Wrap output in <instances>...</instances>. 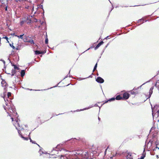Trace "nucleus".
<instances>
[{"label":"nucleus","instance_id":"f3484780","mask_svg":"<svg viewBox=\"0 0 159 159\" xmlns=\"http://www.w3.org/2000/svg\"><path fill=\"white\" fill-rule=\"evenodd\" d=\"M75 153H74V154L75 156H77L79 155H81V154H80V153L79 152V151H77V152H75Z\"/></svg>","mask_w":159,"mask_h":159},{"label":"nucleus","instance_id":"c9c22d12","mask_svg":"<svg viewBox=\"0 0 159 159\" xmlns=\"http://www.w3.org/2000/svg\"><path fill=\"white\" fill-rule=\"evenodd\" d=\"M1 38L0 37V44H1Z\"/></svg>","mask_w":159,"mask_h":159},{"label":"nucleus","instance_id":"f8f14e48","mask_svg":"<svg viewBox=\"0 0 159 159\" xmlns=\"http://www.w3.org/2000/svg\"><path fill=\"white\" fill-rule=\"evenodd\" d=\"M25 70H22L20 72V76L21 77H23L25 75Z\"/></svg>","mask_w":159,"mask_h":159},{"label":"nucleus","instance_id":"f257e3e1","mask_svg":"<svg viewBox=\"0 0 159 159\" xmlns=\"http://www.w3.org/2000/svg\"><path fill=\"white\" fill-rule=\"evenodd\" d=\"M70 152L68 150H66L65 149H63L61 150V151H60V152H61V154L60 155H58L59 152L57 150H54L52 152V155H55L54 156L55 158L59 157L60 156L61 157H63L64 156L67 155L68 154V152Z\"/></svg>","mask_w":159,"mask_h":159},{"label":"nucleus","instance_id":"39448f33","mask_svg":"<svg viewBox=\"0 0 159 159\" xmlns=\"http://www.w3.org/2000/svg\"><path fill=\"white\" fill-rule=\"evenodd\" d=\"M129 94L127 92H125L123 94V98L125 99H127L129 98Z\"/></svg>","mask_w":159,"mask_h":159},{"label":"nucleus","instance_id":"393cba45","mask_svg":"<svg viewBox=\"0 0 159 159\" xmlns=\"http://www.w3.org/2000/svg\"><path fill=\"white\" fill-rule=\"evenodd\" d=\"M25 22H26L25 20H21L20 21V24L21 25H22Z\"/></svg>","mask_w":159,"mask_h":159},{"label":"nucleus","instance_id":"dca6fc26","mask_svg":"<svg viewBox=\"0 0 159 159\" xmlns=\"http://www.w3.org/2000/svg\"><path fill=\"white\" fill-rule=\"evenodd\" d=\"M16 73V71L15 69H12V70H11V76H14L15 74Z\"/></svg>","mask_w":159,"mask_h":159},{"label":"nucleus","instance_id":"473e14b6","mask_svg":"<svg viewBox=\"0 0 159 159\" xmlns=\"http://www.w3.org/2000/svg\"><path fill=\"white\" fill-rule=\"evenodd\" d=\"M59 147V145H57V147H56V149L57 148H58Z\"/></svg>","mask_w":159,"mask_h":159},{"label":"nucleus","instance_id":"cd10ccee","mask_svg":"<svg viewBox=\"0 0 159 159\" xmlns=\"http://www.w3.org/2000/svg\"><path fill=\"white\" fill-rule=\"evenodd\" d=\"M10 46L13 49H15L16 48L13 45H11V44H10Z\"/></svg>","mask_w":159,"mask_h":159},{"label":"nucleus","instance_id":"6e6552de","mask_svg":"<svg viewBox=\"0 0 159 159\" xmlns=\"http://www.w3.org/2000/svg\"><path fill=\"white\" fill-rule=\"evenodd\" d=\"M1 84L3 87L5 88L6 87L7 83L4 80H2L1 82Z\"/></svg>","mask_w":159,"mask_h":159},{"label":"nucleus","instance_id":"bb28decb","mask_svg":"<svg viewBox=\"0 0 159 159\" xmlns=\"http://www.w3.org/2000/svg\"><path fill=\"white\" fill-rule=\"evenodd\" d=\"M30 141L31 142L33 143L36 144L35 142L32 141L30 138Z\"/></svg>","mask_w":159,"mask_h":159},{"label":"nucleus","instance_id":"aec40b11","mask_svg":"<svg viewBox=\"0 0 159 159\" xmlns=\"http://www.w3.org/2000/svg\"><path fill=\"white\" fill-rule=\"evenodd\" d=\"M97 63L94 67V69L93 70V72H94L96 70L97 67Z\"/></svg>","mask_w":159,"mask_h":159},{"label":"nucleus","instance_id":"a211bd4d","mask_svg":"<svg viewBox=\"0 0 159 159\" xmlns=\"http://www.w3.org/2000/svg\"><path fill=\"white\" fill-rule=\"evenodd\" d=\"M115 99H116V98H111V99L109 100L108 101H106L105 103H107L108 101H114Z\"/></svg>","mask_w":159,"mask_h":159},{"label":"nucleus","instance_id":"0eeeda50","mask_svg":"<svg viewBox=\"0 0 159 159\" xmlns=\"http://www.w3.org/2000/svg\"><path fill=\"white\" fill-rule=\"evenodd\" d=\"M104 43L103 41H102L100 42L99 43H98L96 47L94 49L95 50L97 49L101 45H102Z\"/></svg>","mask_w":159,"mask_h":159},{"label":"nucleus","instance_id":"72a5a7b5","mask_svg":"<svg viewBox=\"0 0 159 159\" xmlns=\"http://www.w3.org/2000/svg\"><path fill=\"white\" fill-rule=\"evenodd\" d=\"M6 73L7 74H10V73H8V72H6Z\"/></svg>","mask_w":159,"mask_h":159},{"label":"nucleus","instance_id":"c756f323","mask_svg":"<svg viewBox=\"0 0 159 159\" xmlns=\"http://www.w3.org/2000/svg\"><path fill=\"white\" fill-rule=\"evenodd\" d=\"M3 38L6 39V40L8 42H9V41H8V38L7 37L5 36V37H3Z\"/></svg>","mask_w":159,"mask_h":159},{"label":"nucleus","instance_id":"4c0bfd02","mask_svg":"<svg viewBox=\"0 0 159 159\" xmlns=\"http://www.w3.org/2000/svg\"><path fill=\"white\" fill-rule=\"evenodd\" d=\"M20 0H16V1H20Z\"/></svg>","mask_w":159,"mask_h":159},{"label":"nucleus","instance_id":"7ed1b4c3","mask_svg":"<svg viewBox=\"0 0 159 159\" xmlns=\"http://www.w3.org/2000/svg\"><path fill=\"white\" fill-rule=\"evenodd\" d=\"M16 125H15L16 128L18 130V133L21 136V131H20V130H22L23 129V128L22 127V126H21L20 125V124L17 123V121H16Z\"/></svg>","mask_w":159,"mask_h":159},{"label":"nucleus","instance_id":"ddd939ff","mask_svg":"<svg viewBox=\"0 0 159 159\" xmlns=\"http://www.w3.org/2000/svg\"><path fill=\"white\" fill-rule=\"evenodd\" d=\"M122 99V97L120 96V95H117L116 98V99L117 100H120Z\"/></svg>","mask_w":159,"mask_h":159},{"label":"nucleus","instance_id":"ea45409f","mask_svg":"<svg viewBox=\"0 0 159 159\" xmlns=\"http://www.w3.org/2000/svg\"><path fill=\"white\" fill-rule=\"evenodd\" d=\"M156 148H158L159 149V148H158L157 147H156Z\"/></svg>","mask_w":159,"mask_h":159},{"label":"nucleus","instance_id":"c85d7f7f","mask_svg":"<svg viewBox=\"0 0 159 159\" xmlns=\"http://www.w3.org/2000/svg\"><path fill=\"white\" fill-rule=\"evenodd\" d=\"M7 96L8 97L11 96V93L10 92H8L7 93Z\"/></svg>","mask_w":159,"mask_h":159},{"label":"nucleus","instance_id":"20e7f679","mask_svg":"<svg viewBox=\"0 0 159 159\" xmlns=\"http://www.w3.org/2000/svg\"><path fill=\"white\" fill-rule=\"evenodd\" d=\"M81 156L84 158L83 159H89V154L86 152H83L81 154Z\"/></svg>","mask_w":159,"mask_h":159},{"label":"nucleus","instance_id":"e433bc0d","mask_svg":"<svg viewBox=\"0 0 159 159\" xmlns=\"http://www.w3.org/2000/svg\"><path fill=\"white\" fill-rule=\"evenodd\" d=\"M107 149H106V150H105V153H106V152L107 150Z\"/></svg>","mask_w":159,"mask_h":159},{"label":"nucleus","instance_id":"1a4fd4ad","mask_svg":"<svg viewBox=\"0 0 159 159\" xmlns=\"http://www.w3.org/2000/svg\"><path fill=\"white\" fill-rule=\"evenodd\" d=\"M35 54L38 55L39 54H43L45 53V52L43 51L36 50L35 51Z\"/></svg>","mask_w":159,"mask_h":159},{"label":"nucleus","instance_id":"79ce46f5","mask_svg":"<svg viewBox=\"0 0 159 159\" xmlns=\"http://www.w3.org/2000/svg\"><path fill=\"white\" fill-rule=\"evenodd\" d=\"M13 35L15 36V34H13Z\"/></svg>","mask_w":159,"mask_h":159},{"label":"nucleus","instance_id":"58836bf2","mask_svg":"<svg viewBox=\"0 0 159 159\" xmlns=\"http://www.w3.org/2000/svg\"><path fill=\"white\" fill-rule=\"evenodd\" d=\"M15 36H16V37H17V36H18V35H15Z\"/></svg>","mask_w":159,"mask_h":159},{"label":"nucleus","instance_id":"a878e982","mask_svg":"<svg viewBox=\"0 0 159 159\" xmlns=\"http://www.w3.org/2000/svg\"><path fill=\"white\" fill-rule=\"evenodd\" d=\"M24 35V34L21 35L20 36H17V37H18L19 38H20L21 39H23V36Z\"/></svg>","mask_w":159,"mask_h":159},{"label":"nucleus","instance_id":"6ab92c4d","mask_svg":"<svg viewBox=\"0 0 159 159\" xmlns=\"http://www.w3.org/2000/svg\"><path fill=\"white\" fill-rule=\"evenodd\" d=\"M21 137L23 139L25 140H28V139L27 137H23L22 134H21Z\"/></svg>","mask_w":159,"mask_h":159},{"label":"nucleus","instance_id":"9b49d317","mask_svg":"<svg viewBox=\"0 0 159 159\" xmlns=\"http://www.w3.org/2000/svg\"><path fill=\"white\" fill-rule=\"evenodd\" d=\"M25 22L27 23H30L31 22V20L30 17H27Z\"/></svg>","mask_w":159,"mask_h":159},{"label":"nucleus","instance_id":"37998d69","mask_svg":"<svg viewBox=\"0 0 159 159\" xmlns=\"http://www.w3.org/2000/svg\"><path fill=\"white\" fill-rule=\"evenodd\" d=\"M0 76H1V75H0Z\"/></svg>","mask_w":159,"mask_h":159},{"label":"nucleus","instance_id":"b1692460","mask_svg":"<svg viewBox=\"0 0 159 159\" xmlns=\"http://www.w3.org/2000/svg\"><path fill=\"white\" fill-rule=\"evenodd\" d=\"M138 23H143V20L142 19H139L138 21Z\"/></svg>","mask_w":159,"mask_h":159},{"label":"nucleus","instance_id":"5701e85b","mask_svg":"<svg viewBox=\"0 0 159 159\" xmlns=\"http://www.w3.org/2000/svg\"><path fill=\"white\" fill-rule=\"evenodd\" d=\"M153 89V87H152L150 88V90L149 94H150L151 95L152 93Z\"/></svg>","mask_w":159,"mask_h":159},{"label":"nucleus","instance_id":"4be33fe9","mask_svg":"<svg viewBox=\"0 0 159 159\" xmlns=\"http://www.w3.org/2000/svg\"><path fill=\"white\" fill-rule=\"evenodd\" d=\"M14 67V69L15 70H19V68L17 67L16 65H13Z\"/></svg>","mask_w":159,"mask_h":159},{"label":"nucleus","instance_id":"2eb2a0df","mask_svg":"<svg viewBox=\"0 0 159 159\" xmlns=\"http://www.w3.org/2000/svg\"><path fill=\"white\" fill-rule=\"evenodd\" d=\"M127 159H132V157L131 156V154L128 153V155L127 156Z\"/></svg>","mask_w":159,"mask_h":159},{"label":"nucleus","instance_id":"412c9836","mask_svg":"<svg viewBox=\"0 0 159 159\" xmlns=\"http://www.w3.org/2000/svg\"><path fill=\"white\" fill-rule=\"evenodd\" d=\"M45 43L46 44H48V39L47 38V36H46V38L45 39Z\"/></svg>","mask_w":159,"mask_h":159},{"label":"nucleus","instance_id":"7c9ffc66","mask_svg":"<svg viewBox=\"0 0 159 159\" xmlns=\"http://www.w3.org/2000/svg\"><path fill=\"white\" fill-rule=\"evenodd\" d=\"M15 49H16L17 50H20V48H19V46H17L16 48Z\"/></svg>","mask_w":159,"mask_h":159},{"label":"nucleus","instance_id":"2f4dec72","mask_svg":"<svg viewBox=\"0 0 159 159\" xmlns=\"http://www.w3.org/2000/svg\"><path fill=\"white\" fill-rule=\"evenodd\" d=\"M5 11H7V7H6L5 8Z\"/></svg>","mask_w":159,"mask_h":159},{"label":"nucleus","instance_id":"a19ab883","mask_svg":"<svg viewBox=\"0 0 159 159\" xmlns=\"http://www.w3.org/2000/svg\"><path fill=\"white\" fill-rule=\"evenodd\" d=\"M108 36H107V37L106 38V39H107V38H108Z\"/></svg>","mask_w":159,"mask_h":159},{"label":"nucleus","instance_id":"9d476101","mask_svg":"<svg viewBox=\"0 0 159 159\" xmlns=\"http://www.w3.org/2000/svg\"><path fill=\"white\" fill-rule=\"evenodd\" d=\"M146 155V153L145 152V149H144L143 152V153L142 154V156H141V158H138V159H143L145 157Z\"/></svg>","mask_w":159,"mask_h":159},{"label":"nucleus","instance_id":"4468645a","mask_svg":"<svg viewBox=\"0 0 159 159\" xmlns=\"http://www.w3.org/2000/svg\"><path fill=\"white\" fill-rule=\"evenodd\" d=\"M134 89L133 90L131 91L130 93L132 94H136L138 93L137 91L135 92L134 91Z\"/></svg>","mask_w":159,"mask_h":159},{"label":"nucleus","instance_id":"f03ea898","mask_svg":"<svg viewBox=\"0 0 159 159\" xmlns=\"http://www.w3.org/2000/svg\"><path fill=\"white\" fill-rule=\"evenodd\" d=\"M25 37V38L24 39V42H29L32 44L34 43V41L33 39L34 37H29L26 36Z\"/></svg>","mask_w":159,"mask_h":159},{"label":"nucleus","instance_id":"f704fd0d","mask_svg":"<svg viewBox=\"0 0 159 159\" xmlns=\"http://www.w3.org/2000/svg\"><path fill=\"white\" fill-rule=\"evenodd\" d=\"M11 119H12V121H14V120H13V118H11Z\"/></svg>","mask_w":159,"mask_h":159},{"label":"nucleus","instance_id":"423d86ee","mask_svg":"<svg viewBox=\"0 0 159 159\" xmlns=\"http://www.w3.org/2000/svg\"><path fill=\"white\" fill-rule=\"evenodd\" d=\"M96 81L100 83H102L104 82V80L100 77H98L96 79Z\"/></svg>","mask_w":159,"mask_h":159}]
</instances>
